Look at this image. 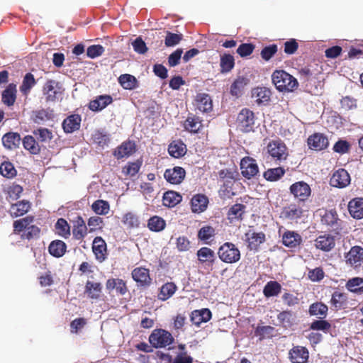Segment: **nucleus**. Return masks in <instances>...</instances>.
Masks as SVG:
<instances>
[{
  "label": "nucleus",
  "instance_id": "f257e3e1",
  "mask_svg": "<svg viewBox=\"0 0 363 363\" xmlns=\"http://www.w3.org/2000/svg\"><path fill=\"white\" fill-rule=\"evenodd\" d=\"M272 80L279 91L292 92L298 86L297 79L284 70H276L272 75Z\"/></svg>",
  "mask_w": 363,
  "mask_h": 363
},
{
  "label": "nucleus",
  "instance_id": "f03ea898",
  "mask_svg": "<svg viewBox=\"0 0 363 363\" xmlns=\"http://www.w3.org/2000/svg\"><path fill=\"white\" fill-rule=\"evenodd\" d=\"M174 338L170 333L162 329H156L149 337L150 343L155 348L166 347L171 345Z\"/></svg>",
  "mask_w": 363,
  "mask_h": 363
},
{
  "label": "nucleus",
  "instance_id": "7ed1b4c3",
  "mask_svg": "<svg viewBox=\"0 0 363 363\" xmlns=\"http://www.w3.org/2000/svg\"><path fill=\"white\" fill-rule=\"evenodd\" d=\"M219 258L226 263H235L240 259V250L231 242H225L218 252Z\"/></svg>",
  "mask_w": 363,
  "mask_h": 363
},
{
  "label": "nucleus",
  "instance_id": "20e7f679",
  "mask_svg": "<svg viewBox=\"0 0 363 363\" xmlns=\"http://www.w3.org/2000/svg\"><path fill=\"white\" fill-rule=\"evenodd\" d=\"M236 123L238 128L242 132L253 130L255 123L254 113L247 108L242 109L238 115Z\"/></svg>",
  "mask_w": 363,
  "mask_h": 363
},
{
  "label": "nucleus",
  "instance_id": "39448f33",
  "mask_svg": "<svg viewBox=\"0 0 363 363\" xmlns=\"http://www.w3.org/2000/svg\"><path fill=\"white\" fill-rule=\"evenodd\" d=\"M267 149V152L276 160H285L288 156L285 144L279 140L270 141Z\"/></svg>",
  "mask_w": 363,
  "mask_h": 363
},
{
  "label": "nucleus",
  "instance_id": "423d86ee",
  "mask_svg": "<svg viewBox=\"0 0 363 363\" xmlns=\"http://www.w3.org/2000/svg\"><path fill=\"white\" fill-rule=\"evenodd\" d=\"M289 189L290 193L299 201H306L311 194L310 186L303 181L295 182Z\"/></svg>",
  "mask_w": 363,
  "mask_h": 363
},
{
  "label": "nucleus",
  "instance_id": "0eeeda50",
  "mask_svg": "<svg viewBox=\"0 0 363 363\" xmlns=\"http://www.w3.org/2000/svg\"><path fill=\"white\" fill-rule=\"evenodd\" d=\"M242 174L248 179L258 173V166L255 160L250 157H245L240 162Z\"/></svg>",
  "mask_w": 363,
  "mask_h": 363
},
{
  "label": "nucleus",
  "instance_id": "6e6552de",
  "mask_svg": "<svg viewBox=\"0 0 363 363\" xmlns=\"http://www.w3.org/2000/svg\"><path fill=\"white\" fill-rule=\"evenodd\" d=\"M350 183V177L348 172L343 169L336 171L330 179L333 186L343 188Z\"/></svg>",
  "mask_w": 363,
  "mask_h": 363
},
{
  "label": "nucleus",
  "instance_id": "1a4fd4ad",
  "mask_svg": "<svg viewBox=\"0 0 363 363\" xmlns=\"http://www.w3.org/2000/svg\"><path fill=\"white\" fill-rule=\"evenodd\" d=\"M164 177L166 180L172 184H180L185 177V170L180 167H175L172 169H168L164 172Z\"/></svg>",
  "mask_w": 363,
  "mask_h": 363
},
{
  "label": "nucleus",
  "instance_id": "9d476101",
  "mask_svg": "<svg viewBox=\"0 0 363 363\" xmlns=\"http://www.w3.org/2000/svg\"><path fill=\"white\" fill-rule=\"evenodd\" d=\"M328 140L321 133H315L308 138L309 147L314 150H322L328 145Z\"/></svg>",
  "mask_w": 363,
  "mask_h": 363
},
{
  "label": "nucleus",
  "instance_id": "9b49d317",
  "mask_svg": "<svg viewBox=\"0 0 363 363\" xmlns=\"http://www.w3.org/2000/svg\"><path fill=\"white\" fill-rule=\"evenodd\" d=\"M289 354L292 363H306L308 359V350L301 346L294 347Z\"/></svg>",
  "mask_w": 363,
  "mask_h": 363
},
{
  "label": "nucleus",
  "instance_id": "f8f14e48",
  "mask_svg": "<svg viewBox=\"0 0 363 363\" xmlns=\"http://www.w3.org/2000/svg\"><path fill=\"white\" fill-rule=\"evenodd\" d=\"M59 83L55 80H48L43 86V92L48 101H55L57 99V95L59 94Z\"/></svg>",
  "mask_w": 363,
  "mask_h": 363
},
{
  "label": "nucleus",
  "instance_id": "ddd939ff",
  "mask_svg": "<svg viewBox=\"0 0 363 363\" xmlns=\"http://www.w3.org/2000/svg\"><path fill=\"white\" fill-rule=\"evenodd\" d=\"M335 245L334 237L328 234L320 235L315 240V247L324 252L330 251Z\"/></svg>",
  "mask_w": 363,
  "mask_h": 363
},
{
  "label": "nucleus",
  "instance_id": "4468645a",
  "mask_svg": "<svg viewBox=\"0 0 363 363\" xmlns=\"http://www.w3.org/2000/svg\"><path fill=\"white\" fill-rule=\"evenodd\" d=\"M252 98L258 104H265L270 99L271 91L265 87H256L251 91Z\"/></svg>",
  "mask_w": 363,
  "mask_h": 363
},
{
  "label": "nucleus",
  "instance_id": "2eb2a0df",
  "mask_svg": "<svg viewBox=\"0 0 363 363\" xmlns=\"http://www.w3.org/2000/svg\"><path fill=\"white\" fill-rule=\"evenodd\" d=\"M133 279L140 286H148L151 283L148 269L143 267L135 268L132 272Z\"/></svg>",
  "mask_w": 363,
  "mask_h": 363
},
{
  "label": "nucleus",
  "instance_id": "dca6fc26",
  "mask_svg": "<svg viewBox=\"0 0 363 363\" xmlns=\"http://www.w3.org/2000/svg\"><path fill=\"white\" fill-rule=\"evenodd\" d=\"M92 250L96 258L99 262H103L106 259V244L102 238L96 237L94 238L92 244Z\"/></svg>",
  "mask_w": 363,
  "mask_h": 363
},
{
  "label": "nucleus",
  "instance_id": "f3484780",
  "mask_svg": "<svg viewBox=\"0 0 363 363\" xmlns=\"http://www.w3.org/2000/svg\"><path fill=\"white\" fill-rule=\"evenodd\" d=\"M348 210L350 215L356 219L363 218V199L355 198L351 200L348 204Z\"/></svg>",
  "mask_w": 363,
  "mask_h": 363
},
{
  "label": "nucleus",
  "instance_id": "a211bd4d",
  "mask_svg": "<svg viewBox=\"0 0 363 363\" xmlns=\"http://www.w3.org/2000/svg\"><path fill=\"white\" fill-rule=\"evenodd\" d=\"M346 260L350 265L357 267L363 260V249L359 246L352 247L346 256Z\"/></svg>",
  "mask_w": 363,
  "mask_h": 363
},
{
  "label": "nucleus",
  "instance_id": "6ab92c4d",
  "mask_svg": "<svg viewBox=\"0 0 363 363\" xmlns=\"http://www.w3.org/2000/svg\"><path fill=\"white\" fill-rule=\"evenodd\" d=\"M245 238L251 250L256 249L265 240V235L263 233H256L251 230L245 233Z\"/></svg>",
  "mask_w": 363,
  "mask_h": 363
},
{
  "label": "nucleus",
  "instance_id": "aec40b11",
  "mask_svg": "<svg viewBox=\"0 0 363 363\" xmlns=\"http://www.w3.org/2000/svg\"><path fill=\"white\" fill-rule=\"evenodd\" d=\"M21 136L17 133H8L2 137L3 145L9 150H13L19 147L21 144Z\"/></svg>",
  "mask_w": 363,
  "mask_h": 363
},
{
  "label": "nucleus",
  "instance_id": "412c9836",
  "mask_svg": "<svg viewBox=\"0 0 363 363\" xmlns=\"http://www.w3.org/2000/svg\"><path fill=\"white\" fill-rule=\"evenodd\" d=\"M208 199L203 194H196L193 196L191 201V210L194 213L204 211L208 206Z\"/></svg>",
  "mask_w": 363,
  "mask_h": 363
},
{
  "label": "nucleus",
  "instance_id": "4be33fe9",
  "mask_svg": "<svg viewBox=\"0 0 363 363\" xmlns=\"http://www.w3.org/2000/svg\"><path fill=\"white\" fill-rule=\"evenodd\" d=\"M135 150V143L131 141L123 143L115 151L114 156L117 159L128 157L131 155Z\"/></svg>",
  "mask_w": 363,
  "mask_h": 363
},
{
  "label": "nucleus",
  "instance_id": "5701e85b",
  "mask_svg": "<svg viewBox=\"0 0 363 363\" xmlns=\"http://www.w3.org/2000/svg\"><path fill=\"white\" fill-rule=\"evenodd\" d=\"M195 105L201 112H208L212 109V101L206 94H199L196 96Z\"/></svg>",
  "mask_w": 363,
  "mask_h": 363
},
{
  "label": "nucleus",
  "instance_id": "b1692460",
  "mask_svg": "<svg viewBox=\"0 0 363 363\" xmlns=\"http://www.w3.org/2000/svg\"><path fill=\"white\" fill-rule=\"evenodd\" d=\"M303 210L301 207L295 203L289 205L283 208L281 211V217L288 220H295L301 217Z\"/></svg>",
  "mask_w": 363,
  "mask_h": 363
},
{
  "label": "nucleus",
  "instance_id": "393cba45",
  "mask_svg": "<svg viewBox=\"0 0 363 363\" xmlns=\"http://www.w3.org/2000/svg\"><path fill=\"white\" fill-rule=\"evenodd\" d=\"M211 318V312L207 308L202 310H196L191 313V322L199 326L202 323L208 322Z\"/></svg>",
  "mask_w": 363,
  "mask_h": 363
},
{
  "label": "nucleus",
  "instance_id": "a878e982",
  "mask_svg": "<svg viewBox=\"0 0 363 363\" xmlns=\"http://www.w3.org/2000/svg\"><path fill=\"white\" fill-rule=\"evenodd\" d=\"M112 97L109 95H101L90 101L89 108L94 111H101L112 102Z\"/></svg>",
  "mask_w": 363,
  "mask_h": 363
},
{
  "label": "nucleus",
  "instance_id": "bb28decb",
  "mask_svg": "<svg viewBox=\"0 0 363 363\" xmlns=\"http://www.w3.org/2000/svg\"><path fill=\"white\" fill-rule=\"evenodd\" d=\"M301 241V235L294 231H286L282 236L283 244L288 247H296Z\"/></svg>",
  "mask_w": 363,
  "mask_h": 363
},
{
  "label": "nucleus",
  "instance_id": "cd10ccee",
  "mask_svg": "<svg viewBox=\"0 0 363 363\" xmlns=\"http://www.w3.org/2000/svg\"><path fill=\"white\" fill-rule=\"evenodd\" d=\"M81 118L78 115L67 117L62 123V127L66 133H72L80 127Z\"/></svg>",
  "mask_w": 363,
  "mask_h": 363
},
{
  "label": "nucleus",
  "instance_id": "c85d7f7f",
  "mask_svg": "<svg viewBox=\"0 0 363 363\" xmlns=\"http://www.w3.org/2000/svg\"><path fill=\"white\" fill-rule=\"evenodd\" d=\"M30 208V204L27 201H21L15 204H12L10 208V213L13 217H18L26 213Z\"/></svg>",
  "mask_w": 363,
  "mask_h": 363
},
{
  "label": "nucleus",
  "instance_id": "c756f323",
  "mask_svg": "<svg viewBox=\"0 0 363 363\" xmlns=\"http://www.w3.org/2000/svg\"><path fill=\"white\" fill-rule=\"evenodd\" d=\"M169 155L175 158H179L184 156L186 152L185 144L182 141H173L168 147Z\"/></svg>",
  "mask_w": 363,
  "mask_h": 363
},
{
  "label": "nucleus",
  "instance_id": "7c9ffc66",
  "mask_svg": "<svg viewBox=\"0 0 363 363\" xmlns=\"http://www.w3.org/2000/svg\"><path fill=\"white\" fill-rule=\"evenodd\" d=\"M66 248V244L63 241L57 240L50 244L48 251L53 257H61L65 253Z\"/></svg>",
  "mask_w": 363,
  "mask_h": 363
},
{
  "label": "nucleus",
  "instance_id": "2f4dec72",
  "mask_svg": "<svg viewBox=\"0 0 363 363\" xmlns=\"http://www.w3.org/2000/svg\"><path fill=\"white\" fill-rule=\"evenodd\" d=\"M16 99V86L10 84L2 93V101L4 104L12 106Z\"/></svg>",
  "mask_w": 363,
  "mask_h": 363
},
{
  "label": "nucleus",
  "instance_id": "473e14b6",
  "mask_svg": "<svg viewBox=\"0 0 363 363\" xmlns=\"http://www.w3.org/2000/svg\"><path fill=\"white\" fill-rule=\"evenodd\" d=\"M23 145L30 154L38 155L40 152V147L33 136L26 135L23 138Z\"/></svg>",
  "mask_w": 363,
  "mask_h": 363
},
{
  "label": "nucleus",
  "instance_id": "72a5a7b5",
  "mask_svg": "<svg viewBox=\"0 0 363 363\" xmlns=\"http://www.w3.org/2000/svg\"><path fill=\"white\" fill-rule=\"evenodd\" d=\"M182 196L177 192L167 191L163 196V205L167 207H174L182 201Z\"/></svg>",
  "mask_w": 363,
  "mask_h": 363
},
{
  "label": "nucleus",
  "instance_id": "f704fd0d",
  "mask_svg": "<svg viewBox=\"0 0 363 363\" xmlns=\"http://www.w3.org/2000/svg\"><path fill=\"white\" fill-rule=\"evenodd\" d=\"M249 83V79L244 77H238L231 85L230 93L233 96H240L245 86Z\"/></svg>",
  "mask_w": 363,
  "mask_h": 363
},
{
  "label": "nucleus",
  "instance_id": "c9c22d12",
  "mask_svg": "<svg viewBox=\"0 0 363 363\" xmlns=\"http://www.w3.org/2000/svg\"><path fill=\"white\" fill-rule=\"evenodd\" d=\"M101 285L99 282L87 281L85 286V292L91 298H99L101 293Z\"/></svg>",
  "mask_w": 363,
  "mask_h": 363
},
{
  "label": "nucleus",
  "instance_id": "e433bc0d",
  "mask_svg": "<svg viewBox=\"0 0 363 363\" xmlns=\"http://www.w3.org/2000/svg\"><path fill=\"white\" fill-rule=\"evenodd\" d=\"M328 306L321 303L316 302L310 306L309 313L311 315L318 316L319 318H324L326 317L328 313Z\"/></svg>",
  "mask_w": 363,
  "mask_h": 363
},
{
  "label": "nucleus",
  "instance_id": "4c0bfd02",
  "mask_svg": "<svg viewBox=\"0 0 363 363\" xmlns=\"http://www.w3.org/2000/svg\"><path fill=\"white\" fill-rule=\"evenodd\" d=\"M106 289L108 290L116 289L117 292L123 295L127 291L125 282L120 279H110L106 282Z\"/></svg>",
  "mask_w": 363,
  "mask_h": 363
},
{
  "label": "nucleus",
  "instance_id": "58836bf2",
  "mask_svg": "<svg viewBox=\"0 0 363 363\" xmlns=\"http://www.w3.org/2000/svg\"><path fill=\"white\" fill-rule=\"evenodd\" d=\"M176 285L172 282H168L164 284L160 289L159 297L161 300L165 301L169 298L175 293Z\"/></svg>",
  "mask_w": 363,
  "mask_h": 363
},
{
  "label": "nucleus",
  "instance_id": "ea45409f",
  "mask_svg": "<svg viewBox=\"0 0 363 363\" xmlns=\"http://www.w3.org/2000/svg\"><path fill=\"white\" fill-rule=\"evenodd\" d=\"M35 84L36 82L34 76L31 73H27L23 78L21 86H20V90L24 95H27Z\"/></svg>",
  "mask_w": 363,
  "mask_h": 363
},
{
  "label": "nucleus",
  "instance_id": "a19ab883",
  "mask_svg": "<svg viewBox=\"0 0 363 363\" xmlns=\"http://www.w3.org/2000/svg\"><path fill=\"white\" fill-rule=\"evenodd\" d=\"M118 82L125 89H133L136 86L137 80L135 77L124 74L119 77Z\"/></svg>",
  "mask_w": 363,
  "mask_h": 363
},
{
  "label": "nucleus",
  "instance_id": "79ce46f5",
  "mask_svg": "<svg viewBox=\"0 0 363 363\" xmlns=\"http://www.w3.org/2000/svg\"><path fill=\"white\" fill-rule=\"evenodd\" d=\"M347 289L354 293L363 292V279L360 277H354L350 279L346 284Z\"/></svg>",
  "mask_w": 363,
  "mask_h": 363
},
{
  "label": "nucleus",
  "instance_id": "37998d69",
  "mask_svg": "<svg viewBox=\"0 0 363 363\" xmlns=\"http://www.w3.org/2000/svg\"><path fill=\"white\" fill-rule=\"evenodd\" d=\"M285 170L282 167L269 169L264 173V177L269 181H277L284 176Z\"/></svg>",
  "mask_w": 363,
  "mask_h": 363
},
{
  "label": "nucleus",
  "instance_id": "c03bdc74",
  "mask_svg": "<svg viewBox=\"0 0 363 363\" xmlns=\"http://www.w3.org/2000/svg\"><path fill=\"white\" fill-rule=\"evenodd\" d=\"M57 234L63 238H67L70 235V228L66 220L60 218L55 224Z\"/></svg>",
  "mask_w": 363,
  "mask_h": 363
},
{
  "label": "nucleus",
  "instance_id": "a18cd8bd",
  "mask_svg": "<svg viewBox=\"0 0 363 363\" xmlns=\"http://www.w3.org/2000/svg\"><path fill=\"white\" fill-rule=\"evenodd\" d=\"M321 221L323 224L335 228L337 225L338 218L336 211H329L322 216Z\"/></svg>",
  "mask_w": 363,
  "mask_h": 363
},
{
  "label": "nucleus",
  "instance_id": "49530a36",
  "mask_svg": "<svg viewBox=\"0 0 363 363\" xmlns=\"http://www.w3.org/2000/svg\"><path fill=\"white\" fill-rule=\"evenodd\" d=\"M92 210L98 215H106L109 211V204L104 200H97L91 206Z\"/></svg>",
  "mask_w": 363,
  "mask_h": 363
},
{
  "label": "nucleus",
  "instance_id": "de8ad7c7",
  "mask_svg": "<svg viewBox=\"0 0 363 363\" xmlns=\"http://www.w3.org/2000/svg\"><path fill=\"white\" fill-rule=\"evenodd\" d=\"M148 228L155 232L162 230L165 227V221L159 216H153L148 220Z\"/></svg>",
  "mask_w": 363,
  "mask_h": 363
},
{
  "label": "nucleus",
  "instance_id": "09e8293b",
  "mask_svg": "<svg viewBox=\"0 0 363 363\" xmlns=\"http://www.w3.org/2000/svg\"><path fill=\"white\" fill-rule=\"evenodd\" d=\"M234 58L231 55L225 54L220 57L221 72H228L234 67Z\"/></svg>",
  "mask_w": 363,
  "mask_h": 363
},
{
  "label": "nucleus",
  "instance_id": "8fccbe9b",
  "mask_svg": "<svg viewBox=\"0 0 363 363\" xmlns=\"http://www.w3.org/2000/svg\"><path fill=\"white\" fill-rule=\"evenodd\" d=\"M281 291V286L277 281H269L264 288V294L267 297L278 295Z\"/></svg>",
  "mask_w": 363,
  "mask_h": 363
},
{
  "label": "nucleus",
  "instance_id": "3c124183",
  "mask_svg": "<svg viewBox=\"0 0 363 363\" xmlns=\"http://www.w3.org/2000/svg\"><path fill=\"white\" fill-rule=\"evenodd\" d=\"M346 301V296L345 294L335 291L333 294L330 303L335 310L340 309Z\"/></svg>",
  "mask_w": 363,
  "mask_h": 363
},
{
  "label": "nucleus",
  "instance_id": "603ef678",
  "mask_svg": "<svg viewBox=\"0 0 363 363\" xmlns=\"http://www.w3.org/2000/svg\"><path fill=\"white\" fill-rule=\"evenodd\" d=\"M214 255V252L211 249L206 247H201L197 252L198 258L201 262L213 261Z\"/></svg>",
  "mask_w": 363,
  "mask_h": 363
},
{
  "label": "nucleus",
  "instance_id": "864d4df0",
  "mask_svg": "<svg viewBox=\"0 0 363 363\" xmlns=\"http://www.w3.org/2000/svg\"><path fill=\"white\" fill-rule=\"evenodd\" d=\"M182 39V34L172 33L169 31H166L164 44L167 47H174L178 45Z\"/></svg>",
  "mask_w": 363,
  "mask_h": 363
},
{
  "label": "nucleus",
  "instance_id": "5fc2aeb1",
  "mask_svg": "<svg viewBox=\"0 0 363 363\" xmlns=\"http://www.w3.org/2000/svg\"><path fill=\"white\" fill-rule=\"evenodd\" d=\"M201 126V122L198 118H188L184 123L185 128L193 133L198 132Z\"/></svg>",
  "mask_w": 363,
  "mask_h": 363
},
{
  "label": "nucleus",
  "instance_id": "6e6d98bb",
  "mask_svg": "<svg viewBox=\"0 0 363 363\" xmlns=\"http://www.w3.org/2000/svg\"><path fill=\"white\" fill-rule=\"evenodd\" d=\"M1 174L7 178H11L16 174V171L13 165L9 162H3L0 166Z\"/></svg>",
  "mask_w": 363,
  "mask_h": 363
},
{
  "label": "nucleus",
  "instance_id": "4d7b16f0",
  "mask_svg": "<svg viewBox=\"0 0 363 363\" xmlns=\"http://www.w3.org/2000/svg\"><path fill=\"white\" fill-rule=\"evenodd\" d=\"M33 134L41 142H49L52 138V133L47 128H40L33 131Z\"/></svg>",
  "mask_w": 363,
  "mask_h": 363
},
{
  "label": "nucleus",
  "instance_id": "13d9d810",
  "mask_svg": "<svg viewBox=\"0 0 363 363\" xmlns=\"http://www.w3.org/2000/svg\"><path fill=\"white\" fill-rule=\"evenodd\" d=\"M86 230L87 228L84 221L80 220L77 222V225H75L73 229V235L76 239L80 240L86 235Z\"/></svg>",
  "mask_w": 363,
  "mask_h": 363
},
{
  "label": "nucleus",
  "instance_id": "bf43d9fd",
  "mask_svg": "<svg viewBox=\"0 0 363 363\" xmlns=\"http://www.w3.org/2000/svg\"><path fill=\"white\" fill-rule=\"evenodd\" d=\"M32 222L33 217L29 216L16 220L13 223L14 231L21 232L24 229L26 230Z\"/></svg>",
  "mask_w": 363,
  "mask_h": 363
},
{
  "label": "nucleus",
  "instance_id": "052dcab7",
  "mask_svg": "<svg viewBox=\"0 0 363 363\" xmlns=\"http://www.w3.org/2000/svg\"><path fill=\"white\" fill-rule=\"evenodd\" d=\"M245 211V206L240 203L233 205L228 211L229 219H236L240 218Z\"/></svg>",
  "mask_w": 363,
  "mask_h": 363
},
{
  "label": "nucleus",
  "instance_id": "680f3d73",
  "mask_svg": "<svg viewBox=\"0 0 363 363\" xmlns=\"http://www.w3.org/2000/svg\"><path fill=\"white\" fill-rule=\"evenodd\" d=\"M215 234V230L211 226H203L202 227L199 233H198V237L200 240H207L212 238Z\"/></svg>",
  "mask_w": 363,
  "mask_h": 363
},
{
  "label": "nucleus",
  "instance_id": "e2e57ef3",
  "mask_svg": "<svg viewBox=\"0 0 363 363\" xmlns=\"http://www.w3.org/2000/svg\"><path fill=\"white\" fill-rule=\"evenodd\" d=\"M51 118V113L48 111L42 109L33 113V121L36 123H42Z\"/></svg>",
  "mask_w": 363,
  "mask_h": 363
},
{
  "label": "nucleus",
  "instance_id": "0e129e2a",
  "mask_svg": "<svg viewBox=\"0 0 363 363\" xmlns=\"http://www.w3.org/2000/svg\"><path fill=\"white\" fill-rule=\"evenodd\" d=\"M104 52V48L100 45H91L87 48L86 55L90 58L101 56Z\"/></svg>",
  "mask_w": 363,
  "mask_h": 363
},
{
  "label": "nucleus",
  "instance_id": "69168bd1",
  "mask_svg": "<svg viewBox=\"0 0 363 363\" xmlns=\"http://www.w3.org/2000/svg\"><path fill=\"white\" fill-rule=\"evenodd\" d=\"M140 168V163L138 162L129 163L123 167V172L125 175L133 177L135 175Z\"/></svg>",
  "mask_w": 363,
  "mask_h": 363
},
{
  "label": "nucleus",
  "instance_id": "338daca9",
  "mask_svg": "<svg viewBox=\"0 0 363 363\" xmlns=\"http://www.w3.org/2000/svg\"><path fill=\"white\" fill-rule=\"evenodd\" d=\"M277 318L280 324L284 327L291 325L293 321L292 313L288 311H283L280 313L278 315Z\"/></svg>",
  "mask_w": 363,
  "mask_h": 363
},
{
  "label": "nucleus",
  "instance_id": "774afa93",
  "mask_svg": "<svg viewBox=\"0 0 363 363\" xmlns=\"http://www.w3.org/2000/svg\"><path fill=\"white\" fill-rule=\"evenodd\" d=\"M193 358L186 352H180L174 357L172 363H192Z\"/></svg>",
  "mask_w": 363,
  "mask_h": 363
}]
</instances>
